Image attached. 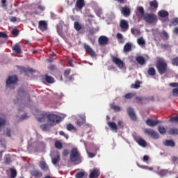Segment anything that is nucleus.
<instances>
[{
	"instance_id": "obj_1",
	"label": "nucleus",
	"mask_w": 178,
	"mask_h": 178,
	"mask_svg": "<svg viewBox=\"0 0 178 178\" xmlns=\"http://www.w3.org/2000/svg\"><path fill=\"white\" fill-rule=\"evenodd\" d=\"M137 12L140 13V19H143L148 24H154L158 22V17L154 13H148L144 11V8L139 6L137 8Z\"/></svg>"
},
{
	"instance_id": "obj_2",
	"label": "nucleus",
	"mask_w": 178,
	"mask_h": 178,
	"mask_svg": "<svg viewBox=\"0 0 178 178\" xmlns=\"http://www.w3.org/2000/svg\"><path fill=\"white\" fill-rule=\"evenodd\" d=\"M47 118L51 124H57V123H60L62 120V118L58 115L47 113H42V117L38 118V120L39 122H44Z\"/></svg>"
},
{
	"instance_id": "obj_3",
	"label": "nucleus",
	"mask_w": 178,
	"mask_h": 178,
	"mask_svg": "<svg viewBox=\"0 0 178 178\" xmlns=\"http://www.w3.org/2000/svg\"><path fill=\"white\" fill-rule=\"evenodd\" d=\"M156 67L159 74H165L168 72V63L163 59H159L156 60Z\"/></svg>"
},
{
	"instance_id": "obj_4",
	"label": "nucleus",
	"mask_w": 178,
	"mask_h": 178,
	"mask_svg": "<svg viewBox=\"0 0 178 178\" xmlns=\"http://www.w3.org/2000/svg\"><path fill=\"white\" fill-rule=\"evenodd\" d=\"M70 161L71 162H79V163H81V156L76 147L72 148L71 150Z\"/></svg>"
},
{
	"instance_id": "obj_5",
	"label": "nucleus",
	"mask_w": 178,
	"mask_h": 178,
	"mask_svg": "<svg viewBox=\"0 0 178 178\" xmlns=\"http://www.w3.org/2000/svg\"><path fill=\"white\" fill-rule=\"evenodd\" d=\"M145 134H147V136H150L152 138H154L155 140L159 138V134L158 132L154 131V129H146L144 130Z\"/></svg>"
},
{
	"instance_id": "obj_6",
	"label": "nucleus",
	"mask_w": 178,
	"mask_h": 178,
	"mask_svg": "<svg viewBox=\"0 0 178 178\" xmlns=\"http://www.w3.org/2000/svg\"><path fill=\"white\" fill-rule=\"evenodd\" d=\"M111 60L113 63H115V65L118 66L120 69H122L123 66H124V63H123V60L113 55L111 56Z\"/></svg>"
},
{
	"instance_id": "obj_7",
	"label": "nucleus",
	"mask_w": 178,
	"mask_h": 178,
	"mask_svg": "<svg viewBox=\"0 0 178 178\" xmlns=\"http://www.w3.org/2000/svg\"><path fill=\"white\" fill-rule=\"evenodd\" d=\"M83 48L85 51H86L87 54L90 56L91 58H94L97 56V54L92 50V48L90 47V45L87 44H83Z\"/></svg>"
},
{
	"instance_id": "obj_8",
	"label": "nucleus",
	"mask_w": 178,
	"mask_h": 178,
	"mask_svg": "<svg viewBox=\"0 0 178 178\" xmlns=\"http://www.w3.org/2000/svg\"><path fill=\"white\" fill-rule=\"evenodd\" d=\"M127 111L130 119L136 122V120H137V115H136V113H134V108L131 107H128Z\"/></svg>"
},
{
	"instance_id": "obj_9",
	"label": "nucleus",
	"mask_w": 178,
	"mask_h": 178,
	"mask_svg": "<svg viewBox=\"0 0 178 178\" xmlns=\"http://www.w3.org/2000/svg\"><path fill=\"white\" fill-rule=\"evenodd\" d=\"M134 140L136 143H137V144H138V145L143 147V148H145L147 145V141H145V140L141 137H135Z\"/></svg>"
},
{
	"instance_id": "obj_10",
	"label": "nucleus",
	"mask_w": 178,
	"mask_h": 178,
	"mask_svg": "<svg viewBox=\"0 0 178 178\" xmlns=\"http://www.w3.org/2000/svg\"><path fill=\"white\" fill-rule=\"evenodd\" d=\"M145 123L149 127H155V126H156V124H159V123H161V121L154 120H152L151 118H147Z\"/></svg>"
},
{
	"instance_id": "obj_11",
	"label": "nucleus",
	"mask_w": 178,
	"mask_h": 178,
	"mask_svg": "<svg viewBox=\"0 0 178 178\" xmlns=\"http://www.w3.org/2000/svg\"><path fill=\"white\" fill-rule=\"evenodd\" d=\"M38 28L42 31H47L48 30V23L44 20L39 21Z\"/></svg>"
},
{
	"instance_id": "obj_12",
	"label": "nucleus",
	"mask_w": 178,
	"mask_h": 178,
	"mask_svg": "<svg viewBox=\"0 0 178 178\" xmlns=\"http://www.w3.org/2000/svg\"><path fill=\"white\" fill-rule=\"evenodd\" d=\"M17 83V76L16 75L10 76L6 80V86H10V84H16Z\"/></svg>"
},
{
	"instance_id": "obj_13",
	"label": "nucleus",
	"mask_w": 178,
	"mask_h": 178,
	"mask_svg": "<svg viewBox=\"0 0 178 178\" xmlns=\"http://www.w3.org/2000/svg\"><path fill=\"white\" fill-rule=\"evenodd\" d=\"M120 27L122 31H127L129 30V22L126 19H122L120 22Z\"/></svg>"
},
{
	"instance_id": "obj_14",
	"label": "nucleus",
	"mask_w": 178,
	"mask_h": 178,
	"mask_svg": "<svg viewBox=\"0 0 178 178\" xmlns=\"http://www.w3.org/2000/svg\"><path fill=\"white\" fill-rule=\"evenodd\" d=\"M121 13L123 15V16H124V17H129V16H130L131 14V11L129 7L124 6L122 8Z\"/></svg>"
},
{
	"instance_id": "obj_15",
	"label": "nucleus",
	"mask_w": 178,
	"mask_h": 178,
	"mask_svg": "<svg viewBox=\"0 0 178 178\" xmlns=\"http://www.w3.org/2000/svg\"><path fill=\"white\" fill-rule=\"evenodd\" d=\"M18 70H19L20 73H32L33 72V68H27L26 67L17 65Z\"/></svg>"
},
{
	"instance_id": "obj_16",
	"label": "nucleus",
	"mask_w": 178,
	"mask_h": 178,
	"mask_svg": "<svg viewBox=\"0 0 178 178\" xmlns=\"http://www.w3.org/2000/svg\"><path fill=\"white\" fill-rule=\"evenodd\" d=\"M170 87L177 88L172 90V95L178 97V83L174 82L169 84Z\"/></svg>"
},
{
	"instance_id": "obj_17",
	"label": "nucleus",
	"mask_w": 178,
	"mask_h": 178,
	"mask_svg": "<svg viewBox=\"0 0 178 178\" xmlns=\"http://www.w3.org/2000/svg\"><path fill=\"white\" fill-rule=\"evenodd\" d=\"M135 100L136 101V104H139L140 105H144V104L148 102V99L142 97H136Z\"/></svg>"
},
{
	"instance_id": "obj_18",
	"label": "nucleus",
	"mask_w": 178,
	"mask_h": 178,
	"mask_svg": "<svg viewBox=\"0 0 178 178\" xmlns=\"http://www.w3.org/2000/svg\"><path fill=\"white\" fill-rule=\"evenodd\" d=\"M12 49L15 52V54H17V55H20V54H22V46L19 43L15 44L12 47Z\"/></svg>"
},
{
	"instance_id": "obj_19",
	"label": "nucleus",
	"mask_w": 178,
	"mask_h": 178,
	"mask_svg": "<svg viewBox=\"0 0 178 178\" xmlns=\"http://www.w3.org/2000/svg\"><path fill=\"white\" fill-rule=\"evenodd\" d=\"M101 173L99 172V170L97 169H94L92 170L89 175V178H98L99 177V175Z\"/></svg>"
},
{
	"instance_id": "obj_20",
	"label": "nucleus",
	"mask_w": 178,
	"mask_h": 178,
	"mask_svg": "<svg viewBox=\"0 0 178 178\" xmlns=\"http://www.w3.org/2000/svg\"><path fill=\"white\" fill-rule=\"evenodd\" d=\"M31 176H33V177L35 178H41L42 177V172L38 170H33L31 171Z\"/></svg>"
},
{
	"instance_id": "obj_21",
	"label": "nucleus",
	"mask_w": 178,
	"mask_h": 178,
	"mask_svg": "<svg viewBox=\"0 0 178 178\" xmlns=\"http://www.w3.org/2000/svg\"><path fill=\"white\" fill-rule=\"evenodd\" d=\"M39 166L44 172H48L49 170V168L45 161H40Z\"/></svg>"
},
{
	"instance_id": "obj_22",
	"label": "nucleus",
	"mask_w": 178,
	"mask_h": 178,
	"mask_svg": "<svg viewBox=\"0 0 178 178\" xmlns=\"http://www.w3.org/2000/svg\"><path fill=\"white\" fill-rule=\"evenodd\" d=\"M108 38L106 36H100L98 40V42L100 45H106L108 44Z\"/></svg>"
},
{
	"instance_id": "obj_23",
	"label": "nucleus",
	"mask_w": 178,
	"mask_h": 178,
	"mask_svg": "<svg viewBox=\"0 0 178 178\" xmlns=\"http://www.w3.org/2000/svg\"><path fill=\"white\" fill-rule=\"evenodd\" d=\"M76 8L81 10L84 6H86V2L84 0H77L75 4Z\"/></svg>"
},
{
	"instance_id": "obj_24",
	"label": "nucleus",
	"mask_w": 178,
	"mask_h": 178,
	"mask_svg": "<svg viewBox=\"0 0 178 178\" xmlns=\"http://www.w3.org/2000/svg\"><path fill=\"white\" fill-rule=\"evenodd\" d=\"M158 16L159 17H161L162 19L165 17H169V12L165 10H161L158 12Z\"/></svg>"
},
{
	"instance_id": "obj_25",
	"label": "nucleus",
	"mask_w": 178,
	"mask_h": 178,
	"mask_svg": "<svg viewBox=\"0 0 178 178\" xmlns=\"http://www.w3.org/2000/svg\"><path fill=\"white\" fill-rule=\"evenodd\" d=\"M136 60L141 66H144V65H145V58L141 56H137Z\"/></svg>"
},
{
	"instance_id": "obj_26",
	"label": "nucleus",
	"mask_w": 178,
	"mask_h": 178,
	"mask_svg": "<svg viewBox=\"0 0 178 178\" xmlns=\"http://www.w3.org/2000/svg\"><path fill=\"white\" fill-rule=\"evenodd\" d=\"M57 29V33L59 34L60 36L63 35V25H62V22L59 23V24L57 25L56 26Z\"/></svg>"
},
{
	"instance_id": "obj_27",
	"label": "nucleus",
	"mask_w": 178,
	"mask_h": 178,
	"mask_svg": "<svg viewBox=\"0 0 178 178\" xmlns=\"http://www.w3.org/2000/svg\"><path fill=\"white\" fill-rule=\"evenodd\" d=\"M44 80L46 83H48V84H52L55 83V79L52 76H49L48 74H46L44 76Z\"/></svg>"
},
{
	"instance_id": "obj_28",
	"label": "nucleus",
	"mask_w": 178,
	"mask_h": 178,
	"mask_svg": "<svg viewBox=\"0 0 178 178\" xmlns=\"http://www.w3.org/2000/svg\"><path fill=\"white\" fill-rule=\"evenodd\" d=\"M108 126L113 130V131H118V125H116V123L113 122H108L107 123Z\"/></svg>"
},
{
	"instance_id": "obj_29",
	"label": "nucleus",
	"mask_w": 178,
	"mask_h": 178,
	"mask_svg": "<svg viewBox=\"0 0 178 178\" xmlns=\"http://www.w3.org/2000/svg\"><path fill=\"white\" fill-rule=\"evenodd\" d=\"M53 165H58L60 162V156L57 155L51 159Z\"/></svg>"
},
{
	"instance_id": "obj_30",
	"label": "nucleus",
	"mask_w": 178,
	"mask_h": 178,
	"mask_svg": "<svg viewBox=\"0 0 178 178\" xmlns=\"http://www.w3.org/2000/svg\"><path fill=\"white\" fill-rule=\"evenodd\" d=\"M163 144L165 147H175V142L172 140H166L163 143Z\"/></svg>"
},
{
	"instance_id": "obj_31",
	"label": "nucleus",
	"mask_w": 178,
	"mask_h": 178,
	"mask_svg": "<svg viewBox=\"0 0 178 178\" xmlns=\"http://www.w3.org/2000/svg\"><path fill=\"white\" fill-rule=\"evenodd\" d=\"M136 95H137V94L136 92L127 93L124 95V99H131V98H134V97H136Z\"/></svg>"
},
{
	"instance_id": "obj_32",
	"label": "nucleus",
	"mask_w": 178,
	"mask_h": 178,
	"mask_svg": "<svg viewBox=\"0 0 178 178\" xmlns=\"http://www.w3.org/2000/svg\"><path fill=\"white\" fill-rule=\"evenodd\" d=\"M54 145L57 149H62V148H63V144H62V142L59 140H56L54 143Z\"/></svg>"
},
{
	"instance_id": "obj_33",
	"label": "nucleus",
	"mask_w": 178,
	"mask_h": 178,
	"mask_svg": "<svg viewBox=\"0 0 178 178\" xmlns=\"http://www.w3.org/2000/svg\"><path fill=\"white\" fill-rule=\"evenodd\" d=\"M131 51V44L130 43H126L124 46V52H130Z\"/></svg>"
},
{
	"instance_id": "obj_34",
	"label": "nucleus",
	"mask_w": 178,
	"mask_h": 178,
	"mask_svg": "<svg viewBox=\"0 0 178 178\" xmlns=\"http://www.w3.org/2000/svg\"><path fill=\"white\" fill-rule=\"evenodd\" d=\"M140 84H141V82H140V81H136L135 82V83H133L131 86V88H134L135 90H138V88H140Z\"/></svg>"
},
{
	"instance_id": "obj_35",
	"label": "nucleus",
	"mask_w": 178,
	"mask_h": 178,
	"mask_svg": "<svg viewBox=\"0 0 178 178\" xmlns=\"http://www.w3.org/2000/svg\"><path fill=\"white\" fill-rule=\"evenodd\" d=\"M147 73L149 76H155L156 71L155 70V68L150 67L148 69Z\"/></svg>"
},
{
	"instance_id": "obj_36",
	"label": "nucleus",
	"mask_w": 178,
	"mask_h": 178,
	"mask_svg": "<svg viewBox=\"0 0 178 178\" xmlns=\"http://www.w3.org/2000/svg\"><path fill=\"white\" fill-rule=\"evenodd\" d=\"M168 133L172 136L177 135L178 129L177 128H171L169 129Z\"/></svg>"
},
{
	"instance_id": "obj_37",
	"label": "nucleus",
	"mask_w": 178,
	"mask_h": 178,
	"mask_svg": "<svg viewBox=\"0 0 178 178\" xmlns=\"http://www.w3.org/2000/svg\"><path fill=\"white\" fill-rule=\"evenodd\" d=\"M74 26L75 30H76V31H80V30L83 29V27L81 26V24H80V23H79L78 22H74Z\"/></svg>"
},
{
	"instance_id": "obj_38",
	"label": "nucleus",
	"mask_w": 178,
	"mask_h": 178,
	"mask_svg": "<svg viewBox=\"0 0 178 178\" xmlns=\"http://www.w3.org/2000/svg\"><path fill=\"white\" fill-rule=\"evenodd\" d=\"M137 43L140 47H143V45H145V40L143 38H139L137 39Z\"/></svg>"
},
{
	"instance_id": "obj_39",
	"label": "nucleus",
	"mask_w": 178,
	"mask_h": 178,
	"mask_svg": "<svg viewBox=\"0 0 178 178\" xmlns=\"http://www.w3.org/2000/svg\"><path fill=\"white\" fill-rule=\"evenodd\" d=\"M10 177L11 178H15L16 176H17V171L15 170V168H11L10 170Z\"/></svg>"
},
{
	"instance_id": "obj_40",
	"label": "nucleus",
	"mask_w": 178,
	"mask_h": 178,
	"mask_svg": "<svg viewBox=\"0 0 178 178\" xmlns=\"http://www.w3.org/2000/svg\"><path fill=\"white\" fill-rule=\"evenodd\" d=\"M149 5L150 6H152V8H154V9H158V2L156 1V0L150 1Z\"/></svg>"
},
{
	"instance_id": "obj_41",
	"label": "nucleus",
	"mask_w": 178,
	"mask_h": 178,
	"mask_svg": "<svg viewBox=\"0 0 178 178\" xmlns=\"http://www.w3.org/2000/svg\"><path fill=\"white\" fill-rule=\"evenodd\" d=\"M111 109H113L114 111H115V112H120L122 108H120V106H118V105H115L113 104L111 106Z\"/></svg>"
},
{
	"instance_id": "obj_42",
	"label": "nucleus",
	"mask_w": 178,
	"mask_h": 178,
	"mask_svg": "<svg viewBox=\"0 0 178 178\" xmlns=\"http://www.w3.org/2000/svg\"><path fill=\"white\" fill-rule=\"evenodd\" d=\"M158 131L160 133V134H165L166 133V129L163 127L159 126Z\"/></svg>"
},
{
	"instance_id": "obj_43",
	"label": "nucleus",
	"mask_w": 178,
	"mask_h": 178,
	"mask_svg": "<svg viewBox=\"0 0 178 178\" xmlns=\"http://www.w3.org/2000/svg\"><path fill=\"white\" fill-rule=\"evenodd\" d=\"M131 33L134 35H138L140 34V30L138 29H131Z\"/></svg>"
},
{
	"instance_id": "obj_44",
	"label": "nucleus",
	"mask_w": 178,
	"mask_h": 178,
	"mask_svg": "<svg viewBox=\"0 0 178 178\" xmlns=\"http://www.w3.org/2000/svg\"><path fill=\"white\" fill-rule=\"evenodd\" d=\"M172 65L173 66H178V57L174 58L171 61Z\"/></svg>"
},
{
	"instance_id": "obj_45",
	"label": "nucleus",
	"mask_w": 178,
	"mask_h": 178,
	"mask_svg": "<svg viewBox=\"0 0 178 178\" xmlns=\"http://www.w3.org/2000/svg\"><path fill=\"white\" fill-rule=\"evenodd\" d=\"M159 176H166L168 175V171L166 170H161L158 172Z\"/></svg>"
},
{
	"instance_id": "obj_46",
	"label": "nucleus",
	"mask_w": 178,
	"mask_h": 178,
	"mask_svg": "<svg viewBox=\"0 0 178 178\" xmlns=\"http://www.w3.org/2000/svg\"><path fill=\"white\" fill-rule=\"evenodd\" d=\"M172 26H177L178 25V18L175 17L171 21Z\"/></svg>"
},
{
	"instance_id": "obj_47",
	"label": "nucleus",
	"mask_w": 178,
	"mask_h": 178,
	"mask_svg": "<svg viewBox=\"0 0 178 178\" xmlns=\"http://www.w3.org/2000/svg\"><path fill=\"white\" fill-rule=\"evenodd\" d=\"M170 122L171 123H178V115L177 116H175V117H172L170 119Z\"/></svg>"
},
{
	"instance_id": "obj_48",
	"label": "nucleus",
	"mask_w": 178,
	"mask_h": 178,
	"mask_svg": "<svg viewBox=\"0 0 178 178\" xmlns=\"http://www.w3.org/2000/svg\"><path fill=\"white\" fill-rule=\"evenodd\" d=\"M66 129L68 131H70L71 130H74V126L72 124H67Z\"/></svg>"
},
{
	"instance_id": "obj_49",
	"label": "nucleus",
	"mask_w": 178,
	"mask_h": 178,
	"mask_svg": "<svg viewBox=\"0 0 178 178\" xmlns=\"http://www.w3.org/2000/svg\"><path fill=\"white\" fill-rule=\"evenodd\" d=\"M117 38L119 40L120 42H123V35H122V33H118Z\"/></svg>"
},
{
	"instance_id": "obj_50",
	"label": "nucleus",
	"mask_w": 178,
	"mask_h": 178,
	"mask_svg": "<svg viewBox=\"0 0 178 178\" xmlns=\"http://www.w3.org/2000/svg\"><path fill=\"white\" fill-rule=\"evenodd\" d=\"M162 35H163V36L164 37V38H165V40H168V39H169V34H168V32H167V31H162Z\"/></svg>"
},
{
	"instance_id": "obj_51",
	"label": "nucleus",
	"mask_w": 178,
	"mask_h": 178,
	"mask_svg": "<svg viewBox=\"0 0 178 178\" xmlns=\"http://www.w3.org/2000/svg\"><path fill=\"white\" fill-rule=\"evenodd\" d=\"M76 123V126H79V127H81V126H83V124H84L86 122L83 121H81V120H78Z\"/></svg>"
},
{
	"instance_id": "obj_52",
	"label": "nucleus",
	"mask_w": 178,
	"mask_h": 178,
	"mask_svg": "<svg viewBox=\"0 0 178 178\" xmlns=\"http://www.w3.org/2000/svg\"><path fill=\"white\" fill-rule=\"evenodd\" d=\"M6 134L8 137H12V131H10V129L7 128L6 131Z\"/></svg>"
},
{
	"instance_id": "obj_53",
	"label": "nucleus",
	"mask_w": 178,
	"mask_h": 178,
	"mask_svg": "<svg viewBox=\"0 0 178 178\" xmlns=\"http://www.w3.org/2000/svg\"><path fill=\"white\" fill-rule=\"evenodd\" d=\"M76 178H83L84 177V172H80L76 174Z\"/></svg>"
},
{
	"instance_id": "obj_54",
	"label": "nucleus",
	"mask_w": 178,
	"mask_h": 178,
	"mask_svg": "<svg viewBox=\"0 0 178 178\" xmlns=\"http://www.w3.org/2000/svg\"><path fill=\"white\" fill-rule=\"evenodd\" d=\"M11 33H12L13 35L17 36V35H19V29H13Z\"/></svg>"
},
{
	"instance_id": "obj_55",
	"label": "nucleus",
	"mask_w": 178,
	"mask_h": 178,
	"mask_svg": "<svg viewBox=\"0 0 178 178\" xmlns=\"http://www.w3.org/2000/svg\"><path fill=\"white\" fill-rule=\"evenodd\" d=\"M10 161H11L10 157V156H7V157L5 158L4 163L6 165H9V163H10Z\"/></svg>"
},
{
	"instance_id": "obj_56",
	"label": "nucleus",
	"mask_w": 178,
	"mask_h": 178,
	"mask_svg": "<svg viewBox=\"0 0 178 178\" xmlns=\"http://www.w3.org/2000/svg\"><path fill=\"white\" fill-rule=\"evenodd\" d=\"M59 134H60V136H63V137H65V138H66V140H67L69 138V135L65 134L63 132V131H60Z\"/></svg>"
},
{
	"instance_id": "obj_57",
	"label": "nucleus",
	"mask_w": 178,
	"mask_h": 178,
	"mask_svg": "<svg viewBox=\"0 0 178 178\" xmlns=\"http://www.w3.org/2000/svg\"><path fill=\"white\" fill-rule=\"evenodd\" d=\"M62 154L63 155V156H67L69 155V149H64L62 152Z\"/></svg>"
},
{
	"instance_id": "obj_58",
	"label": "nucleus",
	"mask_w": 178,
	"mask_h": 178,
	"mask_svg": "<svg viewBox=\"0 0 178 178\" xmlns=\"http://www.w3.org/2000/svg\"><path fill=\"white\" fill-rule=\"evenodd\" d=\"M0 38H8V35L3 32H0Z\"/></svg>"
},
{
	"instance_id": "obj_59",
	"label": "nucleus",
	"mask_w": 178,
	"mask_h": 178,
	"mask_svg": "<svg viewBox=\"0 0 178 178\" xmlns=\"http://www.w3.org/2000/svg\"><path fill=\"white\" fill-rule=\"evenodd\" d=\"M47 124H42L41 126H40V129H42V130L43 131H47Z\"/></svg>"
},
{
	"instance_id": "obj_60",
	"label": "nucleus",
	"mask_w": 178,
	"mask_h": 178,
	"mask_svg": "<svg viewBox=\"0 0 178 178\" xmlns=\"http://www.w3.org/2000/svg\"><path fill=\"white\" fill-rule=\"evenodd\" d=\"M10 21L12 23H16V22H17V18L16 17H10Z\"/></svg>"
},
{
	"instance_id": "obj_61",
	"label": "nucleus",
	"mask_w": 178,
	"mask_h": 178,
	"mask_svg": "<svg viewBox=\"0 0 178 178\" xmlns=\"http://www.w3.org/2000/svg\"><path fill=\"white\" fill-rule=\"evenodd\" d=\"M70 74V70H66L64 72V77H67Z\"/></svg>"
},
{
	"instance_id": "obj_62",
	"label": "nucleus",
	"mask_w": 178,
	"mask_h": 178,
	"mask_svg": "<svg viewBox=\"0 0 178 178\" xmlns=\"http://www.w3.org/2000/svg\"><path fill=\"white\" fill-rule=\"evenodd\" d=\"M88 155L89 158H94V156H95V153H92V152H88Z\"/></svg>"
},
{
	"instance_id": "obj_63",
	"label": "nucleus",
	"mask_w": 178,
	"mask_h": 178,
	"mask_svg": "<svg viewBox=\"0 0 178 178\" xmlns=\"http://www.w3.org/2000/svg\"><path fill=\"white\" fill-rule=\"evenodd\" d=\"M1 4L3 8H6V0H1Z\"/></svg>"
},
{
	"instance_id": "obj_64",
	"label": "nucleus",
	"mask_w": 178,
	"mask_h": 178,
	"mask_svg": "<svg viewBox=\"0 0 178 178\" xmlns=\"http://www.w3.org/2000/svg\"><path fill=\"white\" fill-rule=\"evenodd\" d=\"M174 34L178 35V26L175 27L173 31Z\"/></svg>"
}]
</instances>
